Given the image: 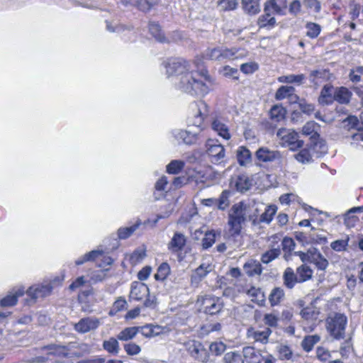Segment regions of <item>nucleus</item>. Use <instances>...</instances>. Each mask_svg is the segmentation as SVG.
Wrapping results in <instances>:
<instances>
[{"mask_svg":"<svg viewBox=\"0 0 363 363\" xmlns=\"http://www.w3.org/2000/svg\"><path fill=\"white\" fill-rule=\"evenodd\" d=\"M242 356L247 363H265L266 359L272 355L264 356L261 350L254 347L247 346L242 348Z\"/></svg>","mask_w":363,"mask_h":363,"instance_id":"obj_10","label":"nucleus"},{"mask_svg":"<svg viewBox=\"0 0 363 363\" xmlns=\"http://www.w3.org/2000/svg\"><path fill=\"white\" fill-rule=\"evenodd\" d=\"M352 213L348 210L344 216V223L348 228L354 227L358 218L356 216L351 215Z\"/></svg>","mask_w":363,"mask_h":363,"instance_id":"obj_60","label":"nucleus"},{"mask_svg":"<svg viewBox=\"0 0 363 363\" xmlns=\"http://www.w3.org/2000/svg\"><path fill=\"white\" fill-rule=\"evenodd\" d=\"M283 279H284V284L288 288V289H293L295 286V284L298 282H299L298 277L297 276V274H295L294 270L290 268L287 267L283 274Z\"/></svg>","mask_w":363,"mask_h":363,"instance_id":"obj_23","label":"nucleus"},{"mask_svg":"<svg viewBox=\"0 0 363 363\" xmlns=\"http://www.w3.org/2000/svg\"><path fill=\"white\" fill-rule=\"evenodd\" d=\"M257 159L262 162H281L283 153L279 150H271L267 147H261L255 152Z\"/></svg>","mask_w":363,"mask_h":363,"instance_id":"obj_8","label":"nucleus"},{"mask_svg":"<svg viewBox=\"0 0 363 363\" xmlns=\"http://www.w3.org/2000/svg\"><path fill=\"white\" fill-rule=\"evenodd\" d=\"M282 249L285 252H291L294 249L295 242L292 238L286 237L281 242Z\"/></svg>","mask_w":363,"mask_h":363,"instance_id":"obj_62","label":"nucleus"},{"mask_svg":"<svg viewBox=\"0 0 363 363\" xmlns=\"http://www.w3.org/2000/svg\"><path fill=\"white\" fill-rule=\"evenodd\" d=\"M307 29L306 35L311 38H315L320 33V26L315 23H307L306 25Z\"/></svg>","mask_w":363,"mask_h":363,"instance_id":"obj_47","label":"nucleus"},{"mask_svg":"<svg viewBox=\"0 0 363 363\" xmlns=\"http://www.w3.org/2000/svg\"><path fill=\"white\" fill-rule=\"evenodd\" d=\"M333 86L329 84L323 86L318 97V102L321 105H330L334 101Z\"/></svg>","mask_w":363,"mask_h":363,"instance_id":"obj_18","label":"nucleus"},{"mask_svg":"<svg viewBox=\"0 0 363 363\" xmlns=\"http://www.w3.org/2000/svg\"><path fill=\"white\" fill-rule=\"evenodd\" d=\"M203 313L214 315L220 313L224 307L223 300L216 296H206L202 301Z\"/></svg>","mask_w":363,"mask_h":363,"instance_id":"obj_7","label":"nucleus"},{"mask_svg":"<svg viewBox=\"0 0 363 363\" xmlns=\"http://www.w3.org/2000/svg\"><path fill=\"white\" fill-rule=\"evenodd\" d=\"M138 330L137 326L125 328L117 335V339L122 341L130 340L138 333Z\"/></svg>","mask_w":363,"mask_h":363,"instance_id":"obj_31","label":"nucleus"},{"mask_svg":"<svg viewBox=\"0 0 363 363\" xmlns=\"http://www.w3.org/2000/svg\"><path fill=\"white\" fill-rule=\"evenodd\" d=\"M43 350H48V356L68 357V350L66 346L50 345L43 347Z\"/></svg>","mask_w":363,"mask_h":363,"instance_id":"obj_30","label":"nucleus"},{"mask_svg":"<svg viewBox=\"0 0 363 363\" xmlns=\"http://www.w3.org/2000/svg\"><path fill=\"white\" fill-rule=\"evenodd\" d=\"M207 155L211 158L212 163H220L225 157L224 147L220 144L213 143V140H209L207 143Z\"/></svg>","mask_w":363,"mask_h":363,"instance_id":"obj_11","label":"nucleus"},{"mask_svg":"<svg viewBox=\"0 0 363 363\" xmlns=\"http://www.w3.org/2000/svg\"><path fill=\"white\" fill-rule=\"evenodd\" d=\"M141 225V221L138 219L135 224L130 227H121L118 229V238L120 240H125L132 235V234L139 228Z\"/></svg>","mask_w":363,"mask_h":363,"instance_id":"obj_27","label":"nucleus"},{"mask_svg":"<svg viewBox=\"0 0 363 363\" xmlns=\"http://www.w3.org/2000/svg\"><path fill=\"white\" fill-rule=\"evenodd\" d=\"M316 255V257L312 259L311 263L314 264L318 269L325 271L329 264L328 259L322 254Z\"/></svg>","mask_w":363,"mask_h":363,"instance_id":"obj_49","label":"nucleus"},{"mask_svg":"<svg viewBox=\"0 0 363 363\" xmlns=\"http://www.w3.org/2000/svg\"><path fill=\"white\" fill-rule=\"evenodd\" d=\"M123 347L126 353L130 356L138 354L141 352L140 347L134 342L126 343Z\"/></svg>","mask_w":363,"mask_h":363,"instance_id":"obj_58","label":"nucleus"},{"mask_svg":"<svg viewBox=\"0 0 363 363\" xmlns=\"http://www.w3.org/2000/svg\"><path fill=\"white\" fill-rule=\"evenodd\" d=\"M216 241V233L213 230L205 233L204 238L202 239L203 248L206 250L211 247Z\"/></svg>","mask_w":363,"mask_h":363,"instance_id":"obj_48","label":"nucleus"},{"mask_svg":"<svg viewBox=\"0 0 363 363\" xmlns=\"http://www.w3.org/2000/svg\"><path fill=\"white\" fill-rule=\"evenodd\" d=\"M281 254V251L279 248H274L264 252L261 257V261L264 264H269L276 258H277Z\"/></svg>","mask_w":363,"mask_h":363,"instance_id":"obj_45","label":"nucleus"},{"mask_svg":"<svg viewBox=\"0 0 363 363\" xmlns=\"http://www.w3.org/2000/svg\"><path fill=\"white\" fill-rule=\"evenodd\" d=\"M247 206L243 202L235 203L228 213V224L233 236H238L242 230V225L247 220Z\"/></svg>","mask_w":363,"mask_h":363,"instance_id":"obj_2","label":"nucleus"},{"mask_svg":"<svg viewBox=\"0 0 363 363\" xmlns=\"http://www.w3.org/2000/svg\"><path fill=\"white\" fill-rule=\"evenodd\" d=\"M247 294L248 296L252 297V301H255L259 306H264L265 296L261 289L252 286L248 289Z\"/></svg>","mask_w":363,"mask_h":363,"instance_id":"obj_34","label":"nucleus"},{"mask_svg":"<svg viewBox=\"0 0 363 363\" xmlns=\"http://www.w3.org/2000/svg\"><path fill=\"white\" fill-rule=\"evenodd\" d=\"M226 350V345L222 342H214L209 345V350L212 354L219 356Z\"/></svg>","mask_w":363,"mask_h":363,"instance_id":"obj_51","label":"nucleus"},{"mask_svg":"<svg viewBox=\"0 0 363 363\" xmlns=\"http://www.w3.org/2000/svg\"><path fill=\"white\" fill-rule=\"evenodd\" d=\"M149 30L150 34L156 40L160 43H169V41L166 38L162 33L160 26L155 22L149 23Z\"/></svg>","mask_w":363,"mask_h":363,"instance_id":"obj_26","label":"nucleus"},{"mask_svg":"<svg viewBox=\"0 0 363 363\" xmlns=\"http://www.w3.org/2000/svg\"><path fill=\"white\" fill-rule=\"evenodd\" d=\"M284 291L281 287L274 288L269 296V301L272 306L279 305L284 298Z\"/></svg>","mask_w":363,"mask_h":363,"instance_id":"obj_32","label":"nucleus"},{"mask_svg":"<svg viewBox=\"0 0 363 363\" xmlns=\"http://www.w3.org/2000/svg\"><path fill=\"white\" fill-rule=\"evenodd\" d=\"M211 127L213 130L225 140L230 138V134L228 126L223 123L220 119L216 118L211 123Z\"/></svg>","mask_w":363,"mask_h":363,"instance_id":"obj_24","label":"nucleus"},{"mask_svg":"<svg viewBox=\"0 0 363 363\" xmlns=\"http://www.w3.org/2000/svg\"><path fill=\"white\" fill-rule=\"evenodd\" d=\"M314 135L313 140L310 142L309 147L317 154V157H320L327 152L328 147L325 141L320 138L319 134H315Z\"/></svg>","mask_w":363,"mask_h":363,"instance_id":"obj_17","label":"nucleus"},{"mask_svg":"<svg viewBox=\"0 0 363 363\" xmlns=\"http://www.w3.org/2000/svg\"><path fill=\"white\" fill-rule=\"evenodd\" d=\"M184 164V162L182 160H172L167 164V172L169 174H177L182 170Z\"/></svg>","mask_w":363,"mask_h":363,"instance_id":"obj_44","label":"nucleus"},{"mask_svg":"<svg viewBox=\"0 0 363 363\" xmlns=\"http://www.w3.org/2000/svg\"><path fill=\"white\" fill-rule=\"evenodd\" d=\"M230 186L238 191L244 193L248 191L252 186V180L246 174H239L232 177Z\"/></svg>","mask_w":363,"mask_h":363,"instance_id":"obj_12","label":"nucleus"},{"mask_svg":"<svg viewBox=\"0 0 363 363\" xmlns=\"http://www.w3.org/2000/svg\"><path fill=\"white\" fill-rule=\"evenodd\" d=\"M352 96V93L345 86L337 87L334 90V101L340 104H348Z\"/></svg>","mask_w":363,"mask_h":363,"instance_id":"obj_20","label":"nucleus"},{"mask_svg":"<svg viewBox=\"0 0 363 363\" xmlns=\"http://www.w3.org/2000/svg\"><path fill=\"white\" fill-rule=\"evenodd\" d=\"M305 75L303 74H289L287 76H283L279 78V81L281 82L284 83H290V84H296L298 85L301 84L305 79Z\"/></svg>","mask_w":363,"mask_h":363,"instance_id":"obj_43","label":"nucleus"},{"mask_svg":"<svg viewBox=\"0 0 363 363\" xmlns=\"http://www.w3.org/2000/svg\"><path fill=\"white\" fill-rule=\"evenodd\" d=\"M99 325V320L94 317L82 318L74 325V330L80 333H86L96 329Z\"/></svg>","mask_w":363,"mask_h":363,"instance_id":"obj_14","label":"nucleus"},{"mask_svg":"<svg viewBox=\"0 0 363 363\" xmlns=\"http://www.w3.org/2000/svg\"><path fill=\"white\" fill-rule=\"evenodd\" d=\"M296 274L301 283L310 279L312 277L313 271L308 266L301 265L297 268Z\"/></svg>","mask_w":363,"mask_h":363,"instance_id":"obj_38","label":"nucleus"},{"mask_svg":"<svg viewBox=\"0 0 363 363\" xmlns=\"http://www.w3.org/2000/svg\"><path fill=\"white\" fill-rule=\"evenodd\" d=\"M316 123L314 121H309L306 123L302 128V134L304 135H310V142L313 140V138L315 137V134H318L315 128Z\"/></svg>","mask_w":363,"mask_h":363,"instance_id":"obj_50","label":"nucleus"},{"mask_svg":"<svg viewBox=\"0 0 363 363\" xmlns=\"http://www.w3.org/2000/svg\"><path fill=\"white\" fill-rule=\"evenodd\" d=\"M167 77H174L176 87L191 96H203L208 92V87L201 79H208L206 69L190 71L189 62L181 57L169 58L164 63Z\"/></svg>","mask_w":363,"mask_h":363,"instance_id":"obj_1","label":"nucleus"},{"mask_svg":"<svg viewBox=\"0 0 363 363\" xmlns=\"http://www.w3.org/2000/svg\"><path fill=\"white\" fill-rule=\"evenodd\" d=\"M298 104L301 113L308 115L312 113L315 109V106L313 104L307 103L303 99H301V100L298 102Z\"/></svg>","mask_w":363,"mask_h":363,"instance_id":"obj_57","label":"nucleus"},{"mask_svg":"<svg viewBox=\"0 0 363 363\" xmlns=\"http://www.w3.org/2000/svg\"><path fill=\"white\" fill-rule=\"evenodd\" d=\"M243 356L237 351L225 353L223 358V363H244Z\"/></svg>","mask_w":363,"mask_h":363,"instance_id":"obj_37","label":"nucleus"},{"mask_svg":"<svg viewBox=\"0 0 363 363\" xmlns=\"http://www.w3.org/2000/svg\"><path fill=\"white\" fill-rule=\"evenodd\" d=\"M294 91L295 89L294 86H281L277 89L275 94V98L277 100H281L286 97L289 98V99H292V98L298 99V96L296 94H294Z\"/></svg>","mask_w":363,"mask_h":363,"instance_id":"obj_25","label":"nucleus"},{"mask_svg":"<svg viewBox=\"0 0 363 363\" xmlns=\"http://www.w3.org/2000/svg\"><path fill=\"white\" fill-rule=\"evenodd\" d=\"M24 289L19 288L14 293L8 294L6 296L3 298L0 301V305L2 307L13 306L16 304L18 297L21 296L24 294Z\"/></svg>","mask_w":363,"mask_h":363,"instance_id":"obj_22","label":"nucleus"},{"mask_svg":"<svg viewBox=\"0 0 363 363\" xmlns=\"http://www.w3.org/2000/svg\"><path fill=\"white\" fill-rule=\"evenodd\" d=\"M257 25L259 28H273L276 25V19L274 16L264 13L259 17Z\"/></svg>","mask_w":363,"mask_h":363,"instance_id":"obj_40","label":"nucleus"},{"mask_svg":"<svg viewBox=\"0 0 363 363\" xmlns=\"http://www.w3.org/2000/svg\"><path fill=\"white\" fill-rule=\"evenodd\" d=\"M342 127L347 130L358 129L359 121L355 116L350 115L342 121Z\"/></svg>","mask_w":363,"mask_h":363,"instance_id":"obj_42","label":"nucleus"},{"mask_svg":"<svg viewBox=\"0 0 363 363\" xmlns=\"http://www.w3.org/2000/svg\"><path fill=\"white\" fill-rule=\"evenodd\" d=\"M218 6L223 11H231L236 9L238 1L237 0H219Z\"/></svg>","mask_w":363,"mask_h":363,"instance_id":"obj_55","label":"nucleus"},{"mask_svg":"<svg viewBox=\"0 0 363 363\" xmlns=\"http://www.w3.org/2000/svg\"><path fill=\"white\" fill-rule=\"evenodd\" d=\"M189 354L195 360L206 363L209 361L210 354L200 341L191 340L184 344Z\"/></svg>","mask_w":363,"mask_h":363,"instance_id":"obj_4","label":"nucleus"},{"mask_svg":"<svg viewBox=\"0 0 363 363\" xmlns=\"http://www.w3.org/2000/svg\"><path fill=\"white\" fill-rule=\"evenodd\" d=\"M223 75L225 77H233L234 79H238V70L236 68L225 66L223 67Z\"/></svg>","mask_w":363,"mask_h":363,"instance_id":"obj_64","label":"nucleus"},{"mask_svg":"<svg viewBox=\"0 0 363 363\" xmlns=\"http://www.w3.org/2000/svg\"><path fill=\"white\" fill-rule=\"evenodd\" d=\"M286 110L281 105H274L270 109V116L272 120L279 122L285 118Z\"/></svg>","mask_w":363,"mask_h":363,"instance_id":"obj_36","label":"nucleus"},{"mask_svg":"<svg viewBox=\"0 0 363 363\" xmlns=\"http://www.w3.org/2000/svg\"><path fill=\"white\" fill-rule=\"evenodd\" d=\"M137 327L139 328L138 333H140L143 336L146 337H154L159 334L158 331H155V329L158 330L159 327L154 326L151 324Z\"/></svg>","mask_w":363,"mask_h":363,"instance_id":"obj_41","label":"nucleus"},{"mask_svg":"<svg viewBox=\"0 0 363 363\" xmlns=\"http://www.w3.org/2000/svg\"><path fill=\"white\" fill-rule=\"evenodd\" d=\"M260 0H242V6L244 11L250 15L254 16L260 12Z\"/></svg>","mask_w":363,"mask_h":363,"instance_id":"obj_21","label":"nucleus"},{"mask_svg":"<svg viewBox=\"0 0 363 363\" xmlns=\"http://www.w3.org/2000/svg\"><path fill=\"white\" fill-rule=\"evenodd\" d=\"M303 3L306 8L313 10L315 13L320 11L321 4L318 0H304Z\"/></svg>","mask_w":363,"mask_h":363,"instance_id":"obj_59","label":"nucleus"},{"mask_svg":"<svg viewBox=\"0 0 363 363\" xmlns=\"http://www.w3.org/2000/svg\"><path fill=\"white\" fill-rule=\"evenodd\" d=\"M103 347L108 352L113 354H117L120 350L118 340L114 337L104 341Z\"/></svg>","mask_w":363,"mask_h":363,"instance_id":"obj_39","label":"nucleus"},{"mask_svg":"<svg viewBox=\"0 0 363 363\" xmlns=\"http://www.w3.org/2000/svg\"><path fill=\"white\" fill-rule=\"evenodd\" d=\"M295 158L301 163H308L312 160V155L307 148L302 149L294 155Z\"/></svg>","mask_w":363,"mask_h":363,"instance_id":"obj_53","label":"nucleus"},{"mask_svg":"<svg viewBox=\"0 0 363 363\" xmlns=\"http://www.w3.org/2000/svg\"><path fill=\"white\" fill-rule=\"evenodd\" d=\"M347 322V318L344 314L336 313L327 318L326 328L335 339H343Z\"/></svg>","mask_w":363,"mask_h":363,"instance_id":"obj_3","label":"nucleus"},{"mask_svg":"<svg viewBox=\"0 0 363 363\" xmlns=\"http://www.w3.org/2000/svg\"><path fill=\"white\" fill-rule=\"evenodd\" d=\"M350 238L349 236L344 240H337L330 244L331 248L336 252L345 251L348 245Z\"/></svg>","mask_w":363,"mask_h":363,"instance_id":"obj_52","label":"nucleus"},{"mask_svg":"<svg viewBox=\"0 0 363 363\" xmlns=\"http://www.w3.org/2000/svg\"><path fill=\"white\" fill-rule=\"evenodd\" d=\"M281 6L277 4L276 0H268L265 2L264 13H267L270 15V16H272L274 13L281 14Z\"/></svg>","mask_w":363,"mask_h":363,"instance_id":"obj_35","label":"nucleus"},{"mask_svg":"<svg viewBox=\"0 0 363 363\" xmlns=\"http://www.w3.org/2000/svg\"><path fill=\"white\" fill-rule=\"evenodd\" d=\"M326 70L325 69H315L311 72L309 74V80L313 84H318V79H323L325 77Z\"/></svg>","mask_w":363,"mask_h":363,"instance_id":"obj_56","label":"nucleus"},{"mask_svg":"<svg viewBox=\"0 0 363 363\" xmlns=\"http://www.w3.org/2000/svg\"><path fill=\"white\" fill-rule=\"evenodd\" d=\"M317 357L323 362H326L330 357V352L323 347H318L316 350Z\"/></svg>","mask_w":363,"mask_h":363,"instance_id":"obj_61","label":"nucleus"},{"mask_svg":"<svg viewBox=\"0 0 363 363\" xmlns=\"http://www.w3.org/2000/svg\"><path fill=\"white\" fill-rule=\"evenodd\" d=\"M243 269L245 273L250 277H252L256 274L259 275L262 271L261 264L255 260H250L246 262L243 266Z\"/></svg>","mask_w":363,"mask_h":363,"instance_id":"obj_28","label":"nucleus"},{"mask_svg":"<svg viewBox=\"0 0 363 363\" xmlns=\"http://www.w3.org/2000/svg\"><path fill=\"white\" fill-rule=\"evenodd\" d=\"M213 267L209 264H201L191 274V284L193 286L197 287L201 281L210 273Z\"/></svg>","mask_w":363,"mask_h":363,"instance_id":"obj_13","label":"nucleus"},{"mask_svg":"<svg viewBox=\"0 0 363 363\" xmlns=\"http://www.w3.org/2000/svg\"><path fill=\"white\" fill-rule=\"evenodd\" d=\"M186 242L185 236L181 233L176 232L168 244V249L173 252H178L182 250Z\"/></svg>","mask_w":363,"mask_h":363,"instance_id":"obj_19","label":"nucleus"},{"mask_svg":"<svg viewBox=\"0 0 363 363\" xmlns=\"http://www.w3.org/2000/svg\"><path fill=\"white\" fill-rule=\"evenodd\" d=\"M237 160L240 165L245 166L250 163L252 160L250 151L244 146H240L237 150Z\"/></svg>","mask_w":363,"mask_h":363,"instance_id":"obj_29","label":"nucleus"},{"mask_svg":"<svg viewBox=\"0 0 363 363\" xmlns=\"http://www.w3.org/2000/svg\"><path fill=\"white\" fill-rule=\"evenodd\" d=\"M320 340L318 335H306L301 342V347L305 352H309Z\"/></svg>","mask_w":363,"mask_h":363,"instance_id":"obj_33","label":"nucleus"},{"mask_svg":"<svg viewBox=\"0 0 363 363\" xmlns=\"http://www.w3.org/2000/svg\"><path fill=\"white\" fill-rule=\"evenodd\" d=\"M196 108V112L193 118H189L188 128L194 130L199 134H201L203 130V119L206 113L203 112L206 108V104L203 101H199L194 104Z\"/></svg>","mask_w":363,"mask_h":363,"instance_id":"obj_6","label":"nucleus"},{"mask_svg":"<svg viewBox=\"0 0 363 363\" xmlns=\"http://www.w3.org/2000/svg\"><path fill=\"white\" fill-rule=\"evenodd\" d=\"M52 290V286L50 284L31 286L26 291V294L29 298H27L26 301L27 304L32 305L36 302L37 299L49 296Z\"/></svg>","mask_w":363,"mask_h":363,"instance_id":"obj_5","label":"nucleus"},{"mask_svg":"<svg viewBox=\"0 0 363 363\" xmlns=\"http://www.w3.org/2000/svg\"><path fill=\"white\" fill-rule=\"evenodd\" d=\"M170 273V267L166 263H162L157 269V273L155 274L156 280L163 281L164 280L168 274Z\"/></svg>","mask_w":363,"mask_h":363,"instance_id":"obj_46","label":"nucleus"},{"mask_svg":"<svg viewBox=\"0 0 363 363\" xmlns=\"http://www.w3.org/2000/svg\"><path fill=\"white\" fill-rule=\"evenodd\" d=\"M220 48H214L213 49H208L206 51V56L208 59L212 60H220Z\"/></svg>","mask_w":363,"mask_h":363,"instance_id":"obj_63","label":"nucleus"},{"mask_svg":"<svg viewBox=\"0 0 363 363\" xmlns=\"http://www.w3.org/2000/svg\"><path fill=\"white\" fill-rule=\"evenodd\" d=\"M229 197V191L227 190H224L220 194L219 198L217 199L218 208L220 210H224L229 204L228 201Z\"/></svg>","mask_w":363,"mask_h":363,"instance_id":"obj_54","label":"nucleus"},{"mask_svg":"<svg viewBox=\"0 0 363 363\" xmlns=\"http://www.w3.org/2000/svg\"><path fill=\"white\" fill-rule=\"evenodd\" d=\"M277 207L274 205L269 206L265 209L264 212L261 215L259 222L257 221V218H254L255 216H248L249 220L252 221V225H256L259 223H269L272 221L274 215L276 213Z\"/></svg>","mask_w":363,"mask_h":363,"instance_id":"obj_16","label":"nucleus"},{"mask_svg":"<svg viewBox=\"0 0 363 363\" xmlns=\"http://www.w3.org/2000/svg\"><path fill=\"white\" fill-rule=\"evenodd\" d=\"M148 286L141 282L134 281L131 284L130 297L135 300H141L144 296L149 294Z\"/></svg>","mask_w":363,"mask_h":363,"instance_id":"obj_15","label":"nucleus"},{"mask_svg":"<svg viewBox=\"0 0 363 363\" xmlns=\"http://www.w3.org/2000/svg\"><path fill=\"white\" fill-rule=\"evenodd\" d=\"M172 135L176 140H181L183 143L189 145L196 143L200 136V134L191 128L175 129L172 131Z\"/></svg>","mask_w":363,"mask_h":363,"instance_id":"obj_9","label":"nucleus"}]
</instances>
